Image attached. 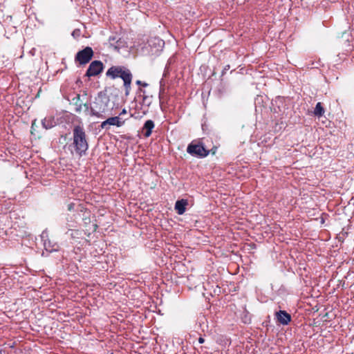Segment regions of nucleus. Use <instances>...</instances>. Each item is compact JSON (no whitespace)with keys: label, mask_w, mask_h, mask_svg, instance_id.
Instances as JSON below:
<instances>
[{"label":"nucleus","mask_w":354,"mask_h":354,"mask_svg":"<svg viewBox=\"0 0 354 354\" xmlns=\"http://www.w3.org/2000/svg\"><path fill=\"white\" fill-rule=\"evenodd\" d=\"M69 232V235L72 239H79L82 234V232L78 230L68 229L66 233L68 234Z\"/></svg>","instance_id":"obj_14"},{"label":"nucleus","mask_w":354,"mask_h":354,"mask_svg":"<svg viewBox=\"0 0 354 354\" xmlns=\"http://www.w3.org/2000/svg\"><path fill=\"white\" fill-rule=\"evenodd\" d=\"M103 64L100 61L92 62L86 71V75L88 77L95 76L100 74L103 70Z\"/></svg>","instance_id":"obj_6"},{"label":"nucleus","mask_w":354,"mask_h":354,"mask_svg":"<svg viewBox=\"0 0 354 354\" xmlns=\"http://www.w3.org/2000/svg\"><path fill=\"white\" fill-rule=\"evenodd\" d=\"M188 203L187 200L181 199L176 202L175 209L179 215L185 213Z\"/></svg>","instance_id":"obj_10"},{"label":"nucleus","mask_w":354,"mask_h":354,"mask_svg":"<svg viewBox=\"0 0 354 354\" xmlns=\"http://www.w3.org/2000/svg\"><path fill=\"white\" fill-rule=\"evenodd\" d=\"M277 321L282 325H288L291 321V316L285 310H279L275 313Z\"/></svg>","instance_id":"obj_8"},{"label":"nucleus","mask_w":354,"mask_h":354,"mask_svg":"<svg viewBox=\"0 0 354 354\" xmlns=\"http://www.w3.org/2000/svg\"><path fill=\"white\" fill-rule=\"evenodd\" d=\"M77 30H74V31L73 32V33H72V35H73V37H75V35H77Z\"/></svg>","instance_id":"obj_20"},{"label":"nucleus","mask_w":354,"mask_h":354,"mask_svg":"<svg viewBox=\"0 0 354 354\" xmlns=\"http://www.w3.org/2000/svg\"><path fill=\"white\" fill-rule=\"evenodd\" d=\"M125 120L126 119H124L120 116L111 117L103 121L101 123L100 127L102 129H106L107 125L120 127L124 124Z\"/></svg>","instance_id":"obj_7"},{"label":"nucleus","mask_w":354,"mask_h":354,"mask_svg":"<svg viewBox=\"0 0 354 354\" xmlns=\"http://www.w3.org/2000/svg\"><path fill=\"white\" fill-rule=\"evenodd\" d=\"M154 122L151 120H147L142 127V133L145 137L148 138L151 136L153 129L154 128Z\"/></svg>","instance_id":"obj_9"},{"label":"nucleus","mask_w":354,"mask_h":354,"mask_svg":"<svg viewBox=\"0 0 354 354\" xmlns=\"http://www.w3.org/2000/svg\"><path fill=\"white\" fill-rule=\"evenodd\" d=\"M136 84H142L143 86H147V83H143V84H142L141 81H140V80H138V81L136 82Z\"/></svg>","instance_id":"obj_18"},{"label":"nucleus","mask_w":354,"mask_h":354,"mask_svg":"<svg viewBox=\"0 0 354 354\" xmlns=\"http://www.w3.org/2000/svg\"><path fill=\"white\" fill-rule=\"evenodd\" d=\"M127 113V110L125 109H123L122 111L120 113L118 116L123 118V115H126Z\"/></svg>","instance_id":"obj_15"},{"label":"nucleus","mask_w":354,"mask_h":354,"mask_svg":"<svg viewBox=\"0 0 354 354\" xmlns=\"http://www.w3.org/2000/svg\"><path fill=\"white\" fill-rule=\"evenodd\" d=\"M187 151L192 156L200 158L205 157L209 153V151L205 149L202 144L196 141L192 142L188 145Z\"/></svg>","instance_id":"obj_4"},{"label":"nucleus","mask_w":354,"mask_h":354,"mask_svg":"<svg viewBox=\"0 0 354 354\" xmlns=\"http://www.w3.org/2000/svg\"><path fill=\"white\" fill-rule=\"evenodd\" d=\"M41 237L44 241V248L47 251L52 252L54 250H57L56 248H53V246H51L50 241L48 239L47 232H43L41 235Z\"/></svg>","instance_id":"obj_11"},{"label":"nucleus","mask_w":354,"mask_h":354,"mask_svg":"<svg viewBox=\"0 0 354 354\" xmlns=\"http://www.w3.org/2000/svg\"><path fill=\"white\" fill-rule=\"evenodd\" d=\"M93 56V49L91 47H86L76 54L75 61L80 64H86L90 62Z\"/></svg>","instance_id":"obj_5"},{"label":"nucleus","mask_w":354,"mask_h":354,"mask_svg":"<svg viewBox=\"0 0 354 354\" xmlns=\"http://www.w3.org/2000/svg\"><path fill=\"white\" fill-rule=\"evenodd\" d=\"M109 100L106 97L98 96L95 98L93 105L89 107L88 104H84L86 114H89L97 118H104L108 109Z\"/></svg>","instance_id":"obj_2"},{"label":"nucleus","mask_w":354,"mask_h":354,"mask_svg":"<svg viewBox=\"0 0 354 354\" xmlns=\"http://www.w3.org/2000/svg\"><path fill=\"white\" fill-rule=\"evenodd\" d=\"M198 342H199L200 344H203V343L205 342V339H204V338H203V337H200L198 338Z\"/></svg>","instance_id":"obj_17"},{"label":"nucleus","mask_w":354,"mask_h":354,"mask_svg":"<svg viewBox=\"0 0 354 354\" xmlns=\"http://www.w3.org/2000/svg\"><path fill=\"white\" fill-rule=\"evenodd\" d=\"M158 44H159V45H160V44H163V41H162V40H158Z\"/></svg>","instance_id":"obj_21"},{"label":"nucleus","mask_w":354,"mask_h":354,"mask_svg":"<svg viewBox=\"0 0 354 354\" xmlns=\"http://www.w3.org/2000/svg\"><path fill=\"white\" fill-rule=\"evenodd\" d=\"M324 113V109L322 106L321 102H318L314 110V114L316 116L320 117Z\"/></svg>","instance_id":"obj_13"},{"label":"nucleus","mask_w":354,"mask_h":354,"mask_svg":"<svg viewBox=\"0 0 354 354\" xmlns=\"http://www.w3.org/2000/svg\"><path fill=\"white\" fill-rule=\"evenodd\" d=\"M74 205L73 203H71L68 205V210H71L73 208Z\"/></svg>","instance_id":"obj_19"},{"label":"nucleus","mask_w":354,"mask_h":354,"mask_svg":"<svg viewBox=\"0 0 354 354\" xmlns=\"http://www.w3.org/2000/svg\"><path fill=\"white\" fill-rule=\"evenodd\" d=\"M42 126L46 129H49L55 125V122L52 117H46L41 121Z\"/></svg>","instance_id":"obj_12"},{"label":"nucleus","mask_w":354,"mask_h":354,"mask_svg":"<svg viewBox=\"0 0 354 354\" xmlns=\"http://www.w3.org/2000/svg\"><path fill=\"white\" fill-rule=\"evenodd\" d=\"M82 110V105L80 104V106H77L76 108H75V111L77 112V113H80Z\"/></svg>","instance_id":"obj_16"},{"label":"nucleus","mask_w":354,"mask_h":354,"mask_svg":"<svg viewBox=\"0 0 354 354\" xmlns=\"http://www.w3.org/2000/svg\"><path fill=\"white\" fill-rule=\"evenodd\" d=\"M106 75L112 79L120 77L124 82L126 95H129L132 80L131 71L124 66H112L106 71Z\"/></svg>","instance_id":"obj_3"},{"label":"nucleus","mask_w":354,"mask_h":354,"mask_svg":"<svg viewBox=\"0 0 354 354\" xmlns=\"http://www.w3.org/2000/svg\"><path fill=\"white\" fill-rule=\"evenodd\" d=\"M75 151L82 156L88 150V144L86 140V135L82 127L75 126L73 130V143Z\"/></svg>","instance_id":"obj_1"}]
</instances>
